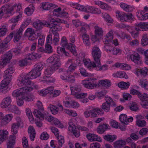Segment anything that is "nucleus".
I'll list each match as a JSON object with an SVG mask.
<instances>
[{"mask_svg":"<svg viewBox=\"0 0 148 148\" xmlns=\"http://www.w3.org/2000/svg\"><path fill=\"white\" fill-rule=\"evenodd\" d=\"M75 120V119L74 118L70 119L69 122L68 129L69 131L73 133L75 136L78 137L80 136V133L79 131L76 129L75 126L73 123Z\"/></svg>","mask_w":148,"mask_h":148,"instance_id":"1a4fd4ad","label":"nucleus"},{"mask_svg":"<svg viewBox=\"0 0 148 148\" xmlns=\"http://www.w3.org/2000/svg\"><path fill=\"white\" fill-rule=\"evenodd\" d=\"M139 84L142 88L148 90V81L147 79H143L140 80L139 82Z\"/></svg>","mask_w":148,"mask_h":148,"instance_id":"c03bdc74","label":"nucleus"},{"mask_svg":"<svg viewBox=\"0 0 148 148\" xmlns=\"http://www.w3.org/2000/svg\"><path fill=\"white\" fill-rule=\"evenodd\" d=\"M137 27H135V29L138 31L140 30V29L143 30L147 31L148 30V23L145 22H140L136 24Z\"/></svg>","mask_w":148,"mask_h":148,"instance_id":"aec40b11","label":"nucleus"},{"mask_svg":"<svg viewBox=\"0 0 148 148\" xmlns=\"http://www.w3.org/2000/svg\"><path fill=\"white\" fill-rule=\"evenodd\" d=\"M96 66L95 68L98 71H105L108 69V66L107 64L103 65L102 66H100V62L99 63H96Z\"/></svg>","mask_w":148,"mask_h":148,"instance_id":"79ce46f5","label":"nucleus"},{"mask_svg":"<svg viewBox=\"0 0 148 148\" xmlns=\"http://www.w3.org/2000/svg\"><path fill=\"white\" fill-rule=\"evenodd\" d=\"M28 132L30 140L33 141L36 136L35 130L32 126H29L28 127Z\"/></svg>","mask_w":148,"mask_h":148,"instance_id":"c85d7f7f","label":"nucleus"},{"mask_svg":"<svg viewBox=\"0 0 148 148\" xmlns=\"http://www.w3.org/2000/svg\"><path fill=\"white\" fill-rule=\"evenodd\" d=\"M4 79L2 81L3 83H5L8 85L12 79V76L11 75L4 74Z\"/></svg>","mask_w":148,"mask_h":148,"instance_id":"49530a36","label":"nucleus"},{"mask_svg":"<svg viewBox=\"0 0 148 148\" xmlns=\"http://www.w3.org/2000/svg\"><path fill=\"white\" fill-rule=\"evenodd\" d=\"M127 43L131 47H136L138 46L139 44V42L137 39H134L132 41H127Z\"/></svg>","mask_w":148,"mask_h":148,"instance_id":"338daca9","label":"nucleus"},{"mask_svg":"<svg viewBox=\"0 0 148 148\" xmlns=\"http://www.w3.org/2000/svg\"><path fill=\"white\" fill-rule=\"evenodd\" d=\"M12 101L10 97L8 96L4 98L1 104V106L2 108H5L10 106Z\"/></svg>","mask_w":148,"mask_h":148,"instance_id":"6ab92c4d","label":"nucleus"},{"mask_svg":"<svg viewBox=\"0 0 148 148\" xmlns=\"http://www.w3.org/2000/svg\"><path fill=\"white\" fill-rule=\"evenodd\" d=\"M12 118L13 115L12 114H6L3 118V121L2 122L4 121V124H6L10 122L12 120Z\"/></svg>","mask_w":148,"mask_h":148,"instance_id":"4c0bfd02","label":"nucleus"},{"mask_svg":"<svg viewBox=\"0 0 148 148\" xmlns=\"http://www.w3.org/2000/svg\"><path fill=\"white\" fill-rule=\"evenodd\" d=\"M14 7L11 6L9 4L4 5L0 8V19L4 14H6L12 15L13 14Z\"/></svg>","mask_w":148,"mask_h":148,"instance_id":"39448f33","label":"nucleus"},{"mask_svg":"<svg viewBox=\"0 0 148 148\" xmlns=\"http://www.w3.org/2000/svg\"><path fill=\"white\" fill-rule=\"evenodd\" d=\"M12 54L10 51H8L2 56L1 59V62H2L1 64L3 65L9 63L12 59Z\"/></svg>","mask_w":148,"mask_h":148,"instance_id":"4468645a","label":"nucleus"},{"mask_svg":"<svg viewBox=\"0 0 148 148\" xmlns=\"http://www.w3.org/2000/svg\"><path fill=\"white\" fill-rule=\"evenodd\" d=\"M148 71V69L147 68L144 67L136 70L135 71L134 73L138 76L140 75L145 76L147 75Z\"/></svg>","mask_w":148,"mask_h":148,"instance_id":"393cba45","label":"nucleus"},{"mask_svg":"<svg viewBox=\"0 0 148 148\" xmlns=\"http://www.w3.org/2000/svg\"><path fill=\"white\" fill-rule=\"evenodd\" d=\"M114 66L116 67H119L125 70H128L131 69L130 66L126 64L116 63L115 64Z\"/></svg>","mask_w":148,"mask_h":148,"instance_id":"c9c22d12","label":"nucleus"},{"mask_svg":"<svg viewBox=\"0 0 148 148\" xmlns=\"http://www.w3.org/2000/svg\"><path fill=\"white\" fill-rule=\"evenodd\" d=\"M14 71V68L13 66L9 67L4 71V74L11 75Z\"/></svg>","mask_w":148,"mask_h":148,"instance_id":"774afa93","label":"nucleus"},{"mask_svg":"<svg viewBox=\"0 0 148 148\" xmlns=\"http://www.w3.org/2000/svg\"><path fill=\"white\" fill-rule=\"evenodd\" d=\"M95 28L96 35L100 37L102 36L103 34V31L102 29L97 26H96Z\"/></svg>","mask_w":148,"mask_h":148,"instance_id":"3c124183","label":"nucleus"},{"mask_svg":"<svg viewBox=\"0 0 148 148\" xmlns=\"http://www.w3.org/2000/svg\"><path fill=\"white\" fill-rule=\"evenodd\" d=\"M73 7L79 10L85 12L86 6H84L78 3H75L73 5Z\"/></svg>","mask_w":148,"mask_h":148,"instance_id":"052dcab7","label":"nucleus"},{"mask_svg":"<svg viewBox=\"0 0 148 148\" xmlns=\"http://www.w3.org/2000/svg\"><path fill=\"white\" fill-rule=\"evenodd\" d=\"M48 108L50 110L52 113L53 114H57L59 110L58 107L51 104L49 105Z\"/></svg>","mask_w":148,"mask_h":148,"instance_id":"a18cd8bd","label":"nucleus"},{"mask_svg":"<svg viewBox=\"0 0 148 148\" xmlns=\"http://www.w3.org/2000/svg\"><path fill=\"white\" fill-rule=\"evenodd\" d=\"M41 57L40 54L34 53L33 54H28L27 59L28 60H34L39 59Z\"/></svg>","mask_w":148,"mask_h":148,"instance_id":"2f4dec72","label":"nucleus"},{"mask_svg":"<svg viewBox=\"0 0 148 148\" xmlns=\"http://www.w3.org/2000/svg\"><path fill=\"white\" fill-rule=\"evenodd\" d=\"M29 21L27 20L22 24L19 30L12 32H13V36H14L13 41L14 42H18L22 36V32L24 29L29 24Z\"/></svg>","mask_w":148,"mask_h":148,"instance_id":"f03ea898","label":"nucleus"},{"mask_svg":"<svg viewBox=\"0 0 148 148\" xmlns=\"http://www.w3.org/2000/svg\"><path fill=\"white\" fill-rule=\"evenodd\" d=\"M86 137L88 140L90 142L97 141L99 142H102L100 137L93 133H88L86 134Z\"/></svg>","mask_w":148,"mask_h":148,"instance_id":"dca6fc26","label":"nucleus"},{"mask_svg":"<svg viewBox=\"0 0 148 148\" xmlns=\"http://www.w3.org/2000/svg\"><path fill=\"white\" fill-rule=\"evenodd\" d=\"M84 114L85 117L86 118H94L96 117L97 115L96 113L93 111V109L92 111L90 110L85 111Z\"/></svg>","mask_w":148,"mask_h":148,"instance_id":"a878e982","label":"nucleus"},{"mask_svg":"<svg viewBox=\"0 0 148 148\" xmlns=\"http://www.w3.org/2000/svg\"><path fill=\"white\" fill-rule=\"evenodd\" d=\"M60 44L62 47H66V46L67 47L68 45L69 44L68 43L67 39L64 36H63L61 38Z\"/></svg>","mask_w":148,"mask_h":148,"instance_id":"69168bd1","label":"nucleus"},{"mask_svg":"<svg viewBox=\"0 0 148 148\" xmlns=\"http://www.w3.org/2000/svg\"><path fill=\"white\" fill-rule=\"evenodd\" d=\"M81 83L85 88L88 89H94L98 86L97 83L90 82L89 79L83 80L82 81Z\"/></svg>","mask_w":148,"mask_h":148,"instance_id":"ddd939ff","label":"nucleus"},{"mask_svg":"<svg viewBox=\"0 0 148 148\" xmlns=\"http://www.w3.org/2000/svg\"><path fill=\"white\" fill-rule=\"evenodd\" d=\"M52 123L56 126L61 128H63L64 126L63 124L61 123L60 121L57 118H54Z\"/></svg>","mask_w":148,"mask_h":148,"instance_id":"e2e57ef3","label":"nucleus"},{"mask_svg":"<svg viewBox=\"0 0 148 148\" xmlns=\"http://www.w3.org/2000/svg\"><path fill=\"white\" fill-rule=\"evenodd\" d=\"M53 22L54 23L52 24L51 23V24L49 25V26L50 28V32H52L53 34H54L55 33H57L56 31H60L62 29L61 26L56 24L55 23L56 22H59L63 23L64 22L63 20L60 19H57L55 21H53Z\"/></svg>","mask_w":148,"mask_h":148,"instance_id":"9d476101","label":"nucleus"},{"mask_svg":"<svg viewBox=\"0 0 148 148\" xmlns=\"http://www.w3.org/2000/svg\"><path fill=\"white\" fill-rule=\"evenodd\" d=\"M26 113L30 121L34 120V118L31 110L29 108H27L26 110Z\"/></svg>","mask_w":148,"mask_h":148,"instance_id":"13d9d810","label":"nucleus"},{"mask_svg":"<svg viewBox=\"0 0 148 148\" xmlns=\"http://www.w3.org/2000/svg\"><path fill=\"white\" fill-rule=\"evenodd\" d=\"M19 18L16 17L12 18L11 20L9 21V22L10 23H13L11 27V29L13 30L14 27L16 26L17 22L18 21V19Z\"/></svg>","mask_w":148,"mask_h":148,"instance_id":"6e6d98bb","label":"nucleus"},{"mask_svg":"<svg viewBox=\"0 0 148 148\" xmlns=\"http://www.w3.org/2000/svg\"><path fill=\"white\" fill-rule=\"evenodd\" d=\"M9 133L6 130H0V144L5 140L8 138Z\"/></svg>","mask_w":148,"mask_h":148,"instance_id":"a211bd4d","label":"nucleus"},{"mask_svg":"<svg viewBox=\"0 0 148 148\" xmlns=\"http://www.w3.org/2000/svg\"><path fill=\"white\" fill-rule=\"evenodd\" d=\"M53 4L48 3H42L41 8L44 10H49L51 7L53 6Z\"/></svg>","mask_w":148,"mask_h":148,"instance_id":"4d7b16f0","label":"nucleus"},{"mask_svg":"<svg viewBox=\"0 0 148 148\" xmlns=\"http://www.w3.org/2000/svg\"><path fill=\"white\" fill-rule=\"evenodd\" d=\"M34 10V7L32 4L29 5L25 10V12L28 16H31Z\"/></svg>","mask_w":148,"mask_h":148,"instance_id":"e433bc0d","label":"nucleus"},{"mask_svg":"<svg viewBox=\"0 0 148 148\" xmlns=\"http://www.w3.org/2000/svg\"><path fill=\"white\" fill-rule=\"evenodd\" d=\"M8 44L4 43L1 42L0 44V53H3L9 49Z\"/></svg>","mask_w":148,"mask_h":148,"instance_id":"603ef678","label":"nucleus"},{"mask_svg":"<svg viewBox=\"0 0 148 148\" xmlns=\"http://www.w3.org/2000/svg\"><path fill=\"white\" fill-rule=\"evenodd\" d=\"M59 56L56 55H53L49 57L47 60V62L52 64L51 66L55 68V69H58L61 65L59 62Z\"/></svg>","mask_w":148,"mask_h":148,"instance_id":"0eeeda50","label":"nucleus"},{"mask_svg":"<svg viewBox=\"0 0 148 148\" xmlns=\"http://www.w3.org/2000/svg\"><path fill=\"white\" fill-rule=\"evenodd\" d=\"M8 25L5 23L1 25L0 27V37H2L6 35L8 32Z\"/></svg>","mask_w":148,"mask_h":148,"instance_id":"b1692460","label":"nucleus"},{"mask_svg":"<svg viewBox=\"0 0 148 148\" xmlns=\"http://www.w3.org/2000/svg\"><path fill=\"white\" fill-rule=\"evenodd\" d=\"M125 141L123 140H119L115 142L114 143V148H122L125 145Z\"/></svg>","mask_w":148,"mask_h":148,"instance_id":"f704fd0d","label":"nucleus"},{"mask_svg":"<svg viewBox=\"0 0 148 148\" xmlns=\"http://www.w3.org/2000/svg\"><path fill=\"white\" fill-rule=\"evenodd\" d=\"M16 136L14 135L9 136V140L7 143V148H13L15 143Z\"/></svg>","mask_w":148,"mask_h":148,"instance_id":"412c9836","label":"nucleus"},{"mask_svg":"<svg viewBox=\"0 0 148 148\" xmlns=\"http://www.w3.org/2000/svg\"><path fill=\"white\" fill-rule=\"evenodd\" d=\"M109 126L108 125L104 124L100 125L97 129V131L98 133L100 134L103 133L106 130L108 129Z\"/></svg>","mask_w":148,"mask_h":148,"instance_id":"473e14b6","label":"nucleus"},{"mask_svg":"<svg viewBox=\"0 0 148 148\" xmlns=\"http://www.w3.org/2000/svg\"><path fill=\"white\" fill-rule=\"evenodd\" d=\"M71 90L72 95H74L76 98H80L86 96V93H81V87L80 85H75L71 87Z\"/></svg>","mask_w":148,"mask_h":148,"instance_id":"20e7f679","label":"nucleus"},{"mask_svg":"<svg viewBox=\"0 0 148 148\" xmlns=\"http://www.w3.org/2000/svg\"><path fill=\"white\" fill-rule=\"evenodd\" d=\"M32 91L30 90L25 93V94L23 95L22 97L23 99L28 101H32L34 99V96L32 94L29 93Z\"/></svg>","mask_w":148,"mask_h":148,"instance_id":"cd10ccee","label":"nucleus"},{"mask_svg":"<svg viewBox=\"0 0 148 148\" xmlns=\"http://www.w3.org/2000/svg\"><path fill=\"white\" fill-rule=\"evenodd\" d=\"M28 85H24L23 86H24L20 88L19 89L14 90L12 93L13 96L15 97H18L21 96V97L22 98L23 95L25 94V93L28 91L32 90H33L32 87L27 86Z\"/></svg>","mask_w":148,"mask_h":148,"instance_id":"7ed1b4c3","label":"nucleus"},{"mask_svg":"<svg viewBox=\"0 0 148 148\" xmlns=\"http://www.w3.org/2000/svg\"><path fill=\"white\" fill-rule=\"evenodd\" d=\"M130 85V83L128 82H122L118 84V86L122 89H126L128 88Z\"/></svg>","mask_w":148,"mask_h":148,"instance_id":"de8ad7c7","label":"nucleus"},{"mask_svg":"<svg viewBox=\"0 0 148 148\" xmlns=\"http://www.w3.org/2000/svg\"><path fill=\"white\" fill-rule=\"evenodd\" d=\"M55 69V68L51 66L48 67L45 71L44 74L45 75L44 77L43 78H47V77H50L53 72L58 69Z\"/></svg>","mask_w":148,"mask_h":148,"instance_id":"4be33fe9","label":"nucleus"},{"mask_svg":"<svg viewBox=\"0 0 148 148\" xmlns=\"http://www.w3.org/2000/svg\"><path fill=\"white\" fill-rule=\"evenodd\" d=\"M41 71L36 69L35 68L27 74L23 75V77L20 76L17 80V84L19 86H22L25 85H31L33 89H37L38 88V86L33 83H32L30 79L36 78L40 76Z\"/></svg>","mask_w":148,"mask_h":148,"instance_id":"f257e3e1","label":"nucleus"},{"mask_svg":"<svg viewBox=\"0 0 148 148\" xmlns=\"http://www.w3.org/2000/svg\"><path fill=\"white\" fill-rule=\"evenodd\" d=\"M116 14L117 18L123 22L127 21L128 20L132 18V14H127L124 12L117 11Z\"/></svg>","mask_w":148,"mask_h":148,"instance_id":"9b49d317","label":"nucleus"},{"mask_svg":"<svg viewBox=\"0 0 148 148\" xmlns=\"http://www.w3.org/2000/svg\"><path fill=\"white\" fill-rule=\"evenodd\" d=\"M99 83L101 86L106 88L109 87L111 84V81L108 79L99 80Z\"/></svg>","mask_w":148,"mask_h":148,"instance_id":"7c9ffc66","label":"nucleus"},{"mask_svg":"<svg viewBox=\"0 0 148 148\" xmlns=\"http://www.w3.org/2000/svg\"><path fill=\"white\" fill-rule=\"evenodd\" d=\"M104 138L105 140L110 142H112L116 139L114 135H105L104 136Z\"/></svg>","mask_w":148,"mask_h":148,"instance_id":"680f3d73","label":"nucleus"},{"mask_svg":"<svg viewBox=\"0 0 148 148\" xmlns=\"http://www.w3.org/2000/svg\"><path fill=\"white\" fill-rule=\"evenodd\" d=\"M66 64H71L69 66L68 70L66 71V73L73 71L76 69L78 65L80 66L82 64L80 60L77 59H76L75 60L69 59L67 62Z\"/></svg>","mask_w":148,"mask_h":148,"instance_id":"423d86ee","label":"nucleus"},{"mask_svg":"<svg viewBox=\"0 0 148 148\" xmlns=\"http://www.w3.org/2000/svg\"><path fill=\"white\" fill-rule=\"evenodd\" d=\"M119 120L122 123L127 124L128 123L132 122L133 120V118L132 117L128 118L126 114H123L120 116Z\"/></svg>","mask_w":148,"mask_h":148,"instance_id":"f3484780","label":"nucleus"},{"mask_svg":"<svg viewBox=\"0 0 148 148\" xmlns=\"http://www.w3.org/2000/svg\"><path fill=\"white\" fill-rule=\"evenodd\" d=\"M138 97L140 100L142 101L141 103H143V102H146L148 101V94L145 93H140Z\"/></svg>","mask_w":148,"mask_h":148,"instance_id":"09e8293b","label":"nucleus"},{"mask_svg":"<svg viewBox=\"0 0 148 148\" xmlns=\"http://www.w3.org/2000/svg\"><path fill=\"white\" fill-rule=\"evenodd\" d=\"M53 89V87L52 86H50L45 89H43L41 90L39 93L40 95L44 96L47 94L50 93Z\"/></svg>","mask_w":148,"mask_h":148,"instance_id":"72a5a7b5","label":"nucleus"},{"mask_svg":"<svg viewBox=\"0 0 148 148\" xmlns=\"http://www.w3.org/2000/svg\"><path fill=\"white\" fill-rule=\"evenodd\" d=\"M114 31L110 29L106 34L103 41L104 44H108L111 42L114 38Z\"/></svg>","mask_w":148,"mask_h":148,"instance_id":"2eb2a0df","label":"nucleus"},{"mask_svg":"<svg viewBox=\"0 0 148 148\" xmlns=\"http://www.w3.org/2000/svg\"><path fill=\"white\" fill-rule=\"evenodd\" d=\"M101 53L99 47L95 46L92 48V56L96 63H99L100 60Z\"/></svg>","mask_w":148,"mask_h":148,"instance_id":"6e6552de","label":"nucleus"},{"mask_svg":"<svg viewBox=\"0 0 148 148\" xmlns=\"http://www.w3.org/2000/svg\"><path fill=\"white\" fill-rule=\"evenodd\" d=\"M141 44L143 46H145L148 44V35L145 34L143 35L141 40Z\"/></svg>","mask_w":148,"mask_h":148,"instance_id":"37998d69","label":"nucleus"},{"mask_svg":"<svg viewBox=\"0 0 148 148\" xmlns=\"http://www.w3.org/2000/svg\"><path fill=\"white\" fill-rule=\"evenodd\" d=\"M138 19L140 20L144 21L148 19V13H146L144 14H142L141 13H138L137 15Z\"/></svg>","mask_w":148,"mask_h":148,"instance_id":"0e129e2a","label":"nucleus"},{"mask_svg":"<svg viewBox=\"0 0 148 148\" xmlns=\"http://www.w3.org/2000/svg\"><path fill=\"white\" fill-rule=\"evenodd\" d=\"M79 72L81 75L84 77H92L94 75L92 74L88 73L85 69L83 68L79 69Z\"/></svg>","mask_w":148,"mask_h":148,"instance_id":"8fccbe9b","label":"nucleus"},{"mask_svg":"<svg viewBox=\"0 0 148 148\" xmlns=\"http://www.w3.org/2000/svg\"><path fill=\"white\" fill-rule=\"evenodd\" d=\"M43 111H41L39 109H35L33 111V113L37 118L40 120H43L45 117V115L42 113Z\"/></svg>","mask_w":148,"mask_h":148,"instance_id":"c756f323","label":"nucleus"},{"mask_svg":"<svg viewBox=\"0 0 148 148\" xmlns=\"http://www.w3.org/2000/svg\"><path fill=\"white\" fill-rule=\"evenodd\" d=\"M120 7L124 10L128 12H131L134 9V8L130 5H128L124 3H121L120 4Z\"/></svg>","mask_w":148,"mask_h":148,"instance_id":"ea45409f","label":"nucleus"},{"mask_svg":"<svg viewBox=\"0 0 148 148\" xmlns=\"http://www.w3.org/2000/svg\"><path fill=\"white\" fill-rule=\"evenodd\" d=\"M20 126L14 123L11 125V131L12 134H16L18 133V131Z\"/></svg>","mask_w":148,"mask_h":148,"instance_id":"a19ab883","label":"nucleus"},{"mask_svg":"<svg viewBox=\"0 0 148 148\" xmlns=\"http://www.w3.org/2000/svg\"><path fill=\"white\" fill-rule=\"evenodd\" d=\"M67 47L68 49H70L71 51L74 55H77V53L75 45H73L71 43H70L69 45H68V47Z\"/></svg>","mask_w":148,"mask_h":148,"instance_id":"5fc2aeb1","label":"nucleus"},{"mask_svg":"<svg viewBox=\"0 0 148 148\" xmlns=\"http://www.w3.org/2000/svg\"><path fill=\"white\" fill-rule=\"evenodd\" d=\"M8 85L5 83H3L2 81L0 85V90L4 93L7 92V89L8 88Z\"/></svg>","mask_w":148,"mask_h":148,"instance_id":"bf43d9fd","label":"nucleus"},{"mask_svg":"<svg viewBox=\"0 0 148 148\" xmlns=\"http://www.w3.org/2000/svg\"><path fill=\"white\" fill-rule=\"evenodd\" d=\"M130 58L134 62L137 64L140 63V56L138 53H135L133 54H130Z\"/></svg>","mask_w":148,"mask_h":148,"instance_id":"5701e85b","label":"nucleus"},{"mask_svg":"<svg viewBox=\"0 0 148 148\" xmlns=\"http://www.w3.org/2000/svg\"><path fill=\"white\" fill-rule=\"evenodd\" d=\"M33 26L37 30L41 29L44 26V24L40 21L38 20L34 22Z\"/></svg>","mask_w":148,"mask_h":148,"instance_id":"58836bf2","label":"nucleus"},{"mask_svg":"<svg viewBox=\"0 0 148 148\" xmlns=\"http://www.w3.org/2000/svg\"><path fill=\"white\" fill-rule=\"evenodd\" d=\"M81 54L82 56H83L84 57L83 62L85 66L89 70H92L93 69L95 68L96 66V62L92 61L91 62L88 58H84V53H82Z\"/></svg>","mask_w":148,"mask_h":148,"instance_id":"f8f14e48","label":"nucleus"},{"mask_svg":"<svg viewBox=\"0 0 148 148\" xmlns=\"http://www.w3.org/2000/svg\"><path fill=\"white\" fill-rule=\"evenodd\" d=\"M129 107L130 109L134 111H136L139 109L138 106L135 102L130 103L129 104Z\"/></svg>","mask_w":148,"mask_h":148,"instance_id":"864d4df0","label":"nucleus"},{"mask_svg":"<svg viewBox=\"0 0 148 148\" xmlns=\"http://www.w3.org/2000/svg\"><path fill=\"white\" fill-rule=\"evenodd\" d=\"M9 5L11 6L14 7L13 10L14 9L17 8L16 12L17 13H18L19 14L17 15L16 17L20 18L22 16L23 13V10L22 8L21 4L19 3L18 5L16 4H14L13 6L10 4Z\"/></svg>","mask_w":148,"mask_h":148,"instance_id":"bb28decb","label":"nucleus"}]
</instances>
